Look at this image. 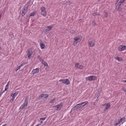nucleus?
Segmentation results:
<instances>
[{
  "instance_id": "obj_46",
  "label": "nucleus",
  "mask_w": 126,
  "mask_h": 126,
  "mask_svg": "<svg viewBox=\"0 0 126 126\" xmlns=\"http://www.w3.org/2000/svg\"><path fill=\"white\" fill-rule=\"evenodd\" d=\"M43 122L42 121H41V122H40V123H43Z\"/></svg>"
},
{
  "instance_id": "obj_6",
  "label": "nucleus",
  "mask_w": 126,
  "mask_h": 126,
  "mask_svg": "<svg viewBox=\"0 0 126 126\" xmlns=\"http://www.w3.org/2000/svg\"><path fill=\"white\" fill-rule=\"evenodd\" d=\"M97 79L96 77L94 76H91L86 78V79L87 81H91L96 80Z\"/></svg>"
},
{
  "instance_id": "obj_38",
  "label": "nucleus",
  "mask_w": 126,
  "mask_h": 126,
  "mask_svg": "<svg viewBox=\"0 0 126 126\" xmlns=\"http://www.w3.org/2000/svg\"><path fill=\"white\" fill-rule=\"evenodd\" d=\"M93 15L94 16H95L96 15V13L95 12H94L93 13Z\"/></svg>"
},
{
  "instance_id": "obj_30",
  "label": "nucleus",
  "mask_w": 126,
  "mask_h": 126,
  "mask_svg": "<svg viewBox=\"0 0 126 126\" xmlns=\"http://www.w3.org/2000/svg\"><path fill=\"white\" fill-rule=\"evenodd\" d=\"M20 68V67L19 66L17 68L15 69V70L16 72L17 71L18 69H19Z\"/></svg>"
},
{
  "instance_id": "obj_15",
  "label": "nucleus",
  "mask_w": 126,
  "mask_h": 126,
  "mask_svg": "<svg viewBox=\"0 0 126 126\" xmlns=\"http://www.w3.org/2000/svg\"><path fill=\"white\" fill-rule=\"evenodd\" d=\"M27 10V7H25L24 9H23L22 13V16H24Z\"/></svg>"
},
{
  "instance_id": "obj_1",
  "label": "nucleus",
  "mask_w": 126,
  "mask_h": 126,
  "mask_svg": "<svg viewBox=\"0 0 126 126\" xmlns=\"http://www.w3.org/2000/svg\"><path fill=\"white\" fill-rule=\"evenodd\" d=\"M88 103L87 101H85L81 103L78 104L76 106H75L72 108L71 110V111L73 110H74L78 109L79 110H80L85 106V105H82L84 103H85V104H87Z\"/></svg>"
},
{
  "instance_id": "obj_49",
  "label": "nucleus",
  "mask_w": 126,
  "mask_h": 126,
  "mask_svg": "<svg viewBox=\"0 0 126 126\" xmlns=\"http://www.w3.org/2000/svg\"><path fill=\"white\" fill-rule=\"evenodd\" d=\"M125 126H126V125Z\"/></svg>"
},
{
  "instance_id": "obj_33",
  "label": "nucleus",
  "mask_w": 126,
  "mask_h": 126,
  "mask_svg": "<svg viewBox=\"0 0 126 126\" xmlns=\"http://www.w3.org/2000/svg\"><path fill=\"white\" fill-rule=\"evenodd\" d=\"M92 24L94 26H95L96 25V23L95 21H93L92 22Z\"/></svg>"
},
{
  "instance_id": "obj_45",
  "label": "nucleus",
  "mask_w": 126,
  "mask_h": 126,
  "mask_svg": "<svg viewBox=\"0 0 126 126\" xmlns=\"http://www.w3.org/2000/svg\"><path fill=\"white\" fill-rule=\"evenodd\" d=\"M5 91V90H4V91H3V92H2V93H3L4 92V91Z\"/></svg>"
},
{
  "instance_id": "obj_11",
  "label": "nucleus",
  "mask_w": 126,
  "mask_h": 126,
  "mask_svg": "<svg viewBox=\"0 0 126 126\" xmlns=\"http://www.w3.org/2000/svg\"><path fill=\"white\" fill-rule=\"evenodd\" d=\"M48 96V95L47 94H42L40 95L39 97V98L40 99H41L42 98H45Z\"/></svg>"
},
{
  "instance_id": "obj_42",
  "label": "nucleus",
  "mask_w": 126,
  "mask_h": 126,
  "mask_svg": "<svg viewBox=\"0 0 126 126\" xmlns=\"http://www.w3.org/2000/svg\"><path fill=\"white\" fill-rule=\"evenodd\" d=\"M96 15L99 16L100 15V14L99 13H96Z\"/></svg>"
},
{
  "instance_id": "obj_20",
  "label": "nucleus",
  "mask_w": 126,
  "mask_h": 126,
  "mask_svg": "<svg viewBox=\"0 0 126 126\" xmlns=\"http://www.w3.org/2000/svg\"><path fill=\"white\" fill-rule=\"evenodd\" d=\"M125 120L126 118L124 117L122 118H121L119 121L120 123L122 122L123 123L125 121Z\"/></svg>"
},
{
  "instance_id": "obj_26",
  "label": "nucleus",
  "mask_w": 126,
  "mask_h": 126,
  "mask_svg": "<svg viewBox=\"0 0 126 126\" xmlns=\"http://www.w3.org/2000/svg\"><path fill=\"white\" fill-rule=\"evenodd\" d=\"M47 118V117H44V118H40V120H42L43 121H44Z\"/></svg>"
},
{
  "instance_id": "obj_5",
  "label": "nucleus",
  "mask_w": 126,
  "mask_h": 126,
  "mask_svg": "<svg viewBox=\"0 0 126 126\" xmlns=\"http://www.w3.org/2000/svg\"><path fill=\"white\" fill-rule=\"evenodd\" d=\"M95 41L93 38H90L88 41V46L89 47H93L95 45Z\"/></svg>"
},
{
  "instance_id": "obj_31",
  "label": "nucleus",
  "mask_w": 126,
  "mask_h": 126,
  "mask_svg": "<svg viewBox=\"0 0 126 126\" xmlns=\"http://www.w3.org/2000/svg\"><path fill=\"white\" fill-rule=\"evenodd\" d=\"M70 32L71 33L74 34L75 33V32L74 30H71L70 31Z\"/></svg>"
},
{
  "instance_id": "obj_36",
  "label": "nucleus",
  "mask_w": 126,
  "mask_h": 126,
  "mask_svg": "<svg viewBox=\"0 0 126 126\" xmlns=\"http://www.w3.org/2000/svg\"><path fill=\"white\" fill-rule=\"evenodd\" d=\"M105 14L104 15L106 17H107L108 16V13L106 12H105Z\"/></svg>"
},
{
  "instance_id": "obj_17",
  "label": "nucleus",
  "mask_w": 126,
  "mask_h": 126,
  "mask_svg": "<svg viewBox=\"0 0 126 126\" xmlns=\"http://www.w3.org/2000/svg\"><path fill=\"white\" fill-rule=\"evenodd\" d=\"M18 92H15L14 94H12L11 95V96L12 97V98L13 99H14L15 97L17 95Z\"/></svg>"
},
{
  "instance_id": "obj_43",
  "label": "nucleus",
  "mask_w": 126,
  "mask_h": 126,
  "mask_svg": "<svg viewBox=\"0 0 126 126\" xmlns=\"http://www.w3.org/2000/svg\"><path fill=\"white\" fill-rule=\"evenodd\" d=\"M81 19H80L79 20V21L80 22H81Z\"/></svg>"
},
{
  "instance_id": "obj_34",
  "label": "nucleus",
  "mask_w": 126,
  "mask_h": 126,
  "mask_svg": "<svg viewBox=\"0 0 126 126\" xmlns=\"http://www.w3.org/2000/svg\"><path fill=\"white\" fill-rule=\"evenodd\" d=\"M8 86L6 85L5 88V90L6 91L8 89Z\"/></svg>"
},
{
  "instance_id": "obj_14",
  "label": "nucleus",
  "mask_w": 126,
  "mask_h": 126,
  "mask_svg": "<svg viewBox=\"0 0 126 126\" xmlns=\"http://www.w3.org/2000/svg\"><path fill=\"white\" fill-rule=\"evenodd\" d=\"M28 52L27 54V55L29 58L30 59L32 55V51H30L28 50Z\"/></svg>"
},
{
  "instance_id": "obj_28",
  "label": "nucleus",
  "mask_w": 126,
  "mask_h": 126,
  "mask_svg": "<svg viewBox=\"0 0 126 126\" xmlns=\"http://www.w3.org/2000/svg\"><path fill=\"white\" fill-rule=\"evenodd\" d=\"M120 123L119 122V121L117 123H116V122H115V123L114 124V125L115 126H117V125H118Z\"/></svg>"
},
{
  "instance_id": "obj_21",
  "label": "nucleus",
  "mask_w": 126,
  "mask_h": 126,
  "mask_svg": "<svg viewBox=\"0 0 126 126\" xmlns=\"http://www.w3.org/2000/svg\"><path fill=\"white\" fill-rule=\"evenodd\" d=\"M41 63L43 64L45 66H48L47 63L45 62L44 61V60L42 61Z\"/></svg>"
},
{
  "instance_id": "obj_8",
  "label": "nucleus",
  "mask_w": 126,
  "mask_h": 126,
  "mask_svg": "<svg viewBox=\"0 0 126 126\" xmlns=\"http://www.w3.org/2000/svg\"><path fill=\"white\" fill-rule=\"evenodd\" d=\"M118 50L122 51L126 49V45H121L118 47Z\"/></svg>"
},
{
  "instance_id": "obj_44",
  "label": "nucleus",
  "mask_w": 126,
  "mask_h": 126,
  "mask_svg": "<svg viewBox=\"0 0 126 126\" xmlns=\"http://www.w3.org/2000/svg\"><path fill=\"white\" fill-rule=\"evenodd\" d=\"M85 104V103H84L83 104V105H85V106L86 105V104Z\"/></svg>"
},
{
  "instance_id": "obj_29",
  "label": "nucleus",
  "mask_w": 126,
  "mask_h": 126,
  "mask_svg": "<svg viewBox=\"0 0 126 126\" xmlns=\"http://www.w3.org/2000/svg\"><path fill=\"white\" fill-rule=\"evenodd\" d=\"M27 64L26 63H22V64H21V65H20L19 66L21 68V67L22 66H23V65H25V64Z\"/></svg>"
},
{
  "instance_id": "obj_25",
  "label": "nucleus",
  "mask_w": 126,
  "mask_h": 126,
  "mask_svg": "<svg viewBox=\"0 0 126 126\" xmlns=\"http://www.w3.org/2000/svg\"><path fill=\"white\" fill-rule=\"evenodd\" d=\"M56 100V99L55 98H54L52 99L50 101V103H53Z\"/></svg>"
},
{
  "instance_id": "obj_39",
  "label": "nucleus",
  "mask_w": 126,
  "mask_h": 126,
  "mask_svg": "<svg viewBox=\"0 0 126 126\" xmlns=\"http://www.w3.org/2000/svg\"><path fill=\"white\" fill-rule=\"evenodd\" d=\"M66 3H67V4H68V3L69 4V5L70 4H71L72 3L70 1H69L68 2H66Z\"/></svg>"
},
{
  "instance_id": "obj_40",
  "label": "nucleus",
  "mask_w": 126,
  "mask_h": 126,
  "mask_svg": "<svg viewBox=\"0 0 126 126\" xmlns=\"http://www.w3.org/2000/svg\"><path fill=\"white\" fill-rule=\"evenodd\" d=\"M10 83V81H9L7 83V84L6 85L9 86V84Z\"/></svg>"
},
{
  "instance_id": "obj_35",
  "label": "nucleus",
  "mask_w": 126,
  "mask_h": 126,
  "mask_svg": "<svg viewBox=\"0 0 126 126\" xmlns=\"http://www.w3.org/2000/svg\"><path fill=\"white\" fill-rule=\"evenodd\" d=\"M122 89L124 92L126 93V89L124 87H123Z\"/></svg>"
},
{
  "instance_id": "obj_24",
  "label": "nucleus",
  "mask_w": 126,
  "mask_h": 126,
  "mask_svg": "<svg viewBox=\"0 0 126 126\" xmlns=\"http://www.w3.org/2000/svg\"><path fill=\"white\" fill-rule=\"evenodd\" d=\"M26 107V106L22 104L20 107L19 109L20 110L24 108L25 107Z\"/></svg>"
},
{
  "instance_id": "obj_3",
  "label": "nucleus",
  "mask_w": 126,
  "mask_h": 126,
  "mask_svg": "<svg viewBox=\"0 0 126 126\" xmlns=\"http://www.w3.org/2000/svg\"><path fill=\"white\" fill-rule=\"evenodd\" d=\"M40 9L41 11V15H42L43 16H46L47 14L46 8L45 7L41 6L40 7Z\"/></svg>"
},
{
  "instance_id": "obj_32",
  "label": "nucleus",
  "mask_w": 126,
  "mask_h": 126,
  "mask_svg": "<svg viewBox=\"0 0 126 126\" xmlns=\"http://www.w3.org/2000/svg\"><path fill=\"white\" fill-rule=\"evenodd\" d=\"M84 67L82 65H80L79 66V68L80 69H82Z\"/></svg>"
},
{
  "instance_id": "obj_7",
  "label": "nucleus",
  "mask_w": 126,
  "mask_h": 126,
  "mask_svg": "<svg viewBox=\"0 0 126 126\" xmlns=\"http://www.w3.org/2000/svg\"><path fill=\"white\" fill-rule=\"evenodd\" d=\"M59 81L62 82L63 83L66 85H68L70 84V81L68 79H61L59 80Z\"/></svg>"
},
{
  "instance_id": "obj_2",
  "label": "nucleus",
  "mask_w": 126,
  "mask_h": 126,
  "mask_svg": "<svg viewBox=\"0 0 126 126\" xmlns=\"http://www.w3.org/2000/svg\"><path fill=\"white\" fill-rule=\"evenodd\" d=\"M74 40L73 45L74 46H75L78 43L80 42L81 40V38L80 36H78L75 37Z\"/></svg>"
},
{
  "instance_id": "obj_18",
  "label": "nucleus",
  "mask_w": 126,
  "mask_h": 126,
  "mask_svg": "<svg viewBox=\"0 0 126 126\" xmlns=\"http://www.w3.org/2000/svg\"><path fill=\"white\" fill-rule=\"evenodd\" d=\"M40 48L41 49H44L46 47L45 45L42 43H40Z\"/></svg>"
},
{
  "instance_id": "obj_4",
  "label": "nucleus",
  "mask_w": 126,
  "mask_h": 126,
  "mask_svg": "<svg viewBox=\"0 0 126 126\" xmlns=\"http://www.w3.org/2000/svg\"><path fill=\"white\" fill-rule=\"evenodd\" d=\"M124 1V0H118L116 3V9L117 10H119L120 8V5Z\"/></svg>"
},
{
  "instance_id": "obj_48",
  "label": "nucleus",
  "mask_w": 126,
  "mask_h": 126,
  "mask_svg": "<svg viewBox=\"0 0 126 126\" xmlns=\"http://www.w3.org/2000/svg\"><path fill=\"white\" fill-rule=\"evenodd\" d=\"M97 100H96V101L97 102Z\"/></svg>"
},
{
  "instance_id": "obj_23",
  "label": "nucleus",
  "mask_w": 126,
  "mask_h": 126,
  "mask_svg": "<svg viewBox=\"0 0 126 126\" xmlns=\"http://www.w3.org/2000/svg\"><path fill=\"white\" fill-rule=\"evenodd\" d=\"M36 12L35 11H34L33 12L31 13L30 14V16H33L36 14Z\"/></svg>"
},
{
  "instance_id": "obj_22",
  "label": "nucleus",
  "mask_w": 126,
  "mask_h": 126,
  "mask_svg": "<svg viewBox=\"0 0 126 126\" xmlns=\"http://www.w3.org/2000/svg\"><path fill=\"white\" fill-rule=\"evenodd\" d=\"M37 58L41 62L42 61L44 60L42 59L41 58L39 55H38L37 56Z\"/></svg>"
},
{
  "instance_id": "obj_47",
  "label": "nucleus",
  "mask_w": 126,
  "mask_h": 126,
  "mask_svg": "<svg viewBox=\"0 0 126 126\" xmlns=\"http://www.w3.org/2000/svg\"><path fill=\"white\" fill-rule=\"evenodd\" d=\"M96 103H95V104H94V105H96Z\"/></svg>"
},
{
  "instance_id": "obj_9",
  "label": "nucleus",
  "mask_w": 126,
  "mask_h": 126,
  "mask_svg": "<svg viewBox=\"0 0 126 126\" xmlns=\"http://www.w3.org/2000/svg\"><path fill=\"white\" fill-rule=\"evenodd\" d=\"M53 27V26H49L46 27L45 28V29L44 32L45 33H47Z\"/></svg>"
},
{
  "instance_id": "obj_41",
  "label": "nucleus",
  "mask_w": 126,
  "mask_h": 126,
  "mask_svg": "<svg viewBox=\"0 0 126 126\" xmlns=\"http://www.w3.org/2000/svg\"><path fill=\"white\" fill-rule=\"evenodd\" d=\"M14 99L13 100V98H12V99H11V100L10 101V102L11 103H12L14 101Z\"/></svg>"
},
{
  "instance_id": "obj_16",
  "label": "nucleus",
  "mask_w": 126,
  "mask_h": 126,
  "mask_svg": "<svg viewBox=\"0 0 126 126\" xmlns=\"http://www.w3.org/2000/svg\"><path fill=\"white\" fill-rule=\"evenodd\" d=\"M28 98L26 97L25 99L24 102L23 104V105L27 106L28 103Z\"/></svg>"
},
{
  "instance_id": "obj_12",
  "label": "nucleus",
  "mask_w": 126,
  "mask_h": 126,
  "mask_svg": "<svg viewBox=\"0 0 126 126\" xmlns=\"http://www.w3.org/2000/svg\"><path fill=\"white\" fill-rule=\"evenodd\" d=\"M103 106H106L104 109V111H106L108 109H109L110 107V104L109 103H105L103 105Z\"/></svg>"
},
{
  "instance_id": "obj_13",
  "label": "nucleus",
  "mask_w": 126,
  "mask_h": 126,
  "mask_svg": "<svg viewBox=\"0 0 126 126\" xmlns=\"http://www.w3.org/2000/svg\"><path fill=\"white\" fill-rule=\"evenodd\" d=\"M39 71V68H37L33 70L32 71V73L33 74H36Z\"/></svg>"
},
{
  "instance_id": "obj_19",
  "label": "nucleus",
  "mask_w": 126,
  "mask_h": 126,
  "mask_svg": "<svg viewBox=\"0 0 126 126\" xmlns=\"http://www.w3.org/2000/svg\"><path fill=\"white\" fill-rule=\"evenodd\" d=\"M115 58L119 62H120L123 60L122 58L120 57H116Z\"/></svg>"
},
{
  "instance_id": "obj_37",
  "label": "nucleus",
  "mask_w": 126,
  "mask_h": 126,
  "mask_svg": "<svg viewBox=\"0 0 126 126\" xmlns=\"http://www.w3.org/2000/svg\"><path fill=\"white\" fill-rule=\"evenodd\" d=\"M121 82L123 83H126V80H122L121 81Z\"/></svg>"
},
{
  "instance_id": "obj_27",
  "label": "nucleus",
  "mask_w": 126,
  "mask_h": 126,
  "mask_svg": "<svg viewBox=\"0 0 126 126\" xmlns=\"http://www.w3.org/2000/svg\"><path fill=\"white\" fill-rule=\"evenodd\" d=\"M80 65L79 63H76L75 64V67L76 68H79V66Z\"/></svg>"
},
{
  "instance_id": "obj_10",
  "label": "nucleus",
  "mask_w": 126,
  "mask_h": 126,
  "mask_svg": "<svg viewBox=\"0 0 126 126\" xmlns=\"http://www.w3.org/2000/svg\"><path fill=\"white\" fill-rule=\"evenodd\" d=\"M63 104L62 103H61L60 104H59V105H56L54 106H53L52 107V108H57L56 110H60L61 108H62V106Z\"/></svg>"
}]
</instances>
